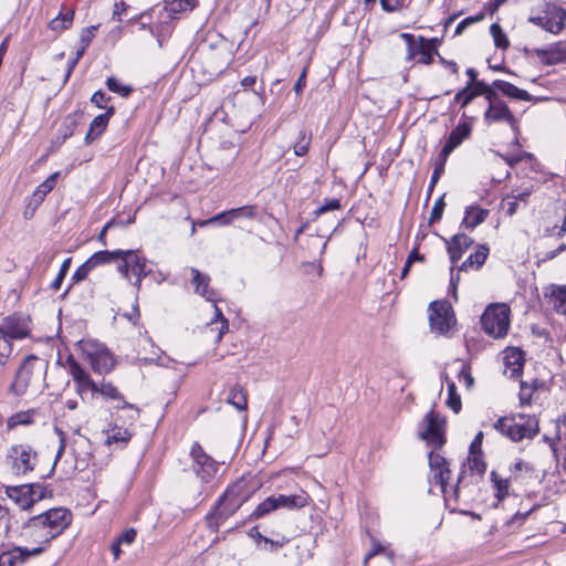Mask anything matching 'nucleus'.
Returning a JSON list of instances; mask_svg holds the SVG:
<instances>
[{
	"mask_svg": "<svg viewBox=\"0 0 566 566\" xmlns=\"http://www.w3.org/2000/svg\"><path fill=\"white\" fill-rule=\"evenodd\" d=\"M245 485L247 482L243 478L230 485L206 515L207 525L212 531H218L220 524L248 501V492L244 490Z\"/></svg>",
	"mask_w": 566,
	"mask_h": 566,
	"instance_id": "nucleus-1",
	"label": "nucleus"
},
{
	"mask_svg": "<svg viewBox=\"0 0 566 566\" xmlns=\"http://www.w3.org/2000/svg\"><path fill=\"white\" fill-rule=\"evenodd\" d=\"M72 523V513L65 507H54L44 513L30 517L22 526L23 530L48 528L43 543L49 544L63 533Z\"/></svg>",
	"mask_w": 566,
	"mask_h": 566,
	"instance_id": "nucleus-2",
	"label": "nucleus"
},
{
	"mask_svg": "<svg viewBox=\"0 0 566 566\" xmlns=\"http://www.w3.org/2000/svg\"><path fill=\"white\" fill-rule=\"evenodd\" d=\"M493 427L515 442L523 439H533L539 431V422L536 416L525 413L502 417Z\"/></svg>",
	"mask_w": 566,
	"mask_h": 566,
	"instance_id": "nucleus-3",
	"label": "nucleus"
},
{
	"mask_svg": "<svg viewBox=\"0 0 566 566\" xmlns=\"http://www.w3.org/2000/svg\"><path fill=\"white\" fill-rule=\"evenodd\" d=\"M511 310L506 304L489 305L481 317L483 331L493 338H501L507 334L510 327Z\"/></svg>",
	"mask_w": 566,
	"mask_h": 566,
	"instance_id": "nucleus-4",
	"label": "nucleus"
},
{
	"mask_svg": "<svg viewBox=\"0 0 566 566\" xmlns=\"http://www.w3.org/2000/svg\"><path fill=\"white\" fill-rule=\"evenodd\" d=\"M31 317L15 312L3 317L0 322V336L13 345V340H20L31 335Z\"/></svg>",
	"mask_w": 566,
	"mask_h": 566,
	"instance_id": "nucleus-5",
	"label": "nucleus"
},
{
	"mask_svg": "<svg viewBox=\"0 0 566 566\" xmlns=\"http://www.w3.org/2000/svg\"><path fill=\"white\" fill-rule=\"evenodd\" d=\"M430 327L434 333L446 335L455 324L452 306L447 301H436L429 306Z\"/></svg>",
	"mask_w": 566,
	"mask_h": 566,
	"instance_id": "nucleus-6",
	"label": "nucleus"
},
{
	"mask_svg": "<svg viewBox=\"0 0 566 566\" xmlns=\"http://www.w3.org/2000/svg\"><path fill=\"white\" fill-rule=\"evenodd\" d=\"M8 458L12 459L14 474H28L35 469L38 452L30 444H14L8 451Z\"/></svg>",
	"mask_w": 566,
	"mask_h": 566,
	"instance_id": "nucleus-7",
	"label": "nucleus"
},
{
	"mask_svg": "<svg viewBox=\"0 0 566 566\" xmlns=\"http://www.w3.org/2000/svg\"><path fill=\"white\" fill-rule=\"evenodd\" d=\"M444 424V419L430 410L423 418V429L419 431V437L428 444L441 448L446 442Z\"/></svg>",
	"mask_w": 566,
	"mask_h": 566,
	"instance_id": "nucleus-8",
	"label": "nucleus"
},
{
	"mask_svg": "<svg viewBox=\"0 0 566 566\" xmlns=\"http://www.w3.org/2000/svg\"><path fill=\"white\" fill-rule=\"evenodd\" d=\"M191 469L203 482H209L218 470V462L205 452L199 442H193L190 449Z\"/></svg>",
	"mask_w": 566,
	"mask_h": 566,
	"instance_id": "nucleus-9",
	"label": "nucleus"
},
{
	"mask_svg": "<svg viewBox=\"0 0 566 566\" xmlns=\"http://www.w3.org/2000/svg\"><path fill=\"white\" fill-rule=\"evenodd\" d=\"M84 352L90 358L92 369L99 374H108L115 366V359L113 354L101 344H86Z\"/></svg>",
	"mask_w": 566,
	"mask_h": 566,
	"instance_id": "nucleus-10",
	"label": "nucleus"
},
{
	"mask_svg": "<svg viewBox=\"0 0 566 566\" xmlns=\"http://www.w3.org/2000/svg\"><path fill=\"white\" fill-rule=\"evenodd\" d=\"M473 244V239L464 233H458L451 238L450 241H447V249L450 256V261L452 266L462 258L463 253L471 248ZM459 282V275L454 276L453 268H451V286L455 290L457 284Z\"/></svg>",
	"mask_w": 566,
	"mask_h": 566,
	"instance_id": "nucleus-11",
	"label": "nucleus"
},
{
	"mask_svg": "<svg viewBox=\"0 0 566 566\" xmlns=\"http://www.w3.org/2000/svg\"><path fill=\"white\" fill-rule=\"evenodd\" d=\"M528 53L544 65L566 63V42L559 41L543 49L535 48Z\"/></svg>",
	"mask_w": 566,
	"mask_h": 566,
	"instance_id": "nucleus-12",
	"label": "nucleus"
},
{
	"mask_svg": "<svg viewBox=\"0 0 566 566\" xmlns=\"http://www.w3.org/2000/svg\"><path fill=\"white\" fill-rule=\"evenodd\" d=\"M45 546L28 548L23 546H13L11 549L0 554V566H17L24 564L30 557L41 555Z\"/></svg>",
	"mask_w": 566,
	"mask_h": 566,
	"instance_id": "nucleus-13",
	"label": "nucleus"
},
{
	"mask_svg": "<svg viewBox=\"0 0 566 566\" xmlns=\"http://www.w3.org/2000/svg\"><path fill=\"white\" fill-rule=\"evenodd\" d=\"M36 360L38 357L35 355H28L17 370L14 379L10 386L11 390L17 396H22L27 392L33 374V364Z\"/></svg>",
	"mask_w": 566,
	"mask_h": 566,
	"instance_id": "nucleus-14",
	"label": "nucleus"
},
{
	"mask_svg": "<svg viewBox=\"0 0 566 566\" xmlns=\"http://www.w3.org/2000/svg\"><path fill=\"white\" fill-rule=\"evenodd\" d=\"M198 6V0H165L164 7L157 8V15L160 23H168L169 20L178 19L185 11H191Z\"/></svg>",
	"mask_w": 566,
	"mask_h": 566,
	"instance_id": "nucleus-15",
	"label": "nucleus"
},
{
	"mask_svg": "<svg viewBox=\"0 0 566 566\" xmlns=\"http://www.w3.org/2000/svg\"><path fill=\"white\" fill-rule=\"evenodd\" d=\"M59 175V172L50 175L42 184H40L36 187L23 212V217L25 219H30L33 217L35 210L43 202L45 196L54 189V187L56 186Z\"/></svg>",
	"mask_w": 566,
	"mask_h": 566,
	"instance_id": "nucleus-16",
	"label": "nucleus"
},
{
	"mask_svg": "<svg viewBox=\"0 0 566 566\" xmlns=\"http://www.w3.org/2000/svg\"><path fill=\"white\" fill-rule=\"evenodd\" d=\"M484 122L486 124L506 122L515 133L518 132L517 120L503 101L493 102L492 105L488 106L484 113Z\"/></svg>",
	"mask_w": 566,
	"mask_h": 566,
	"instance_id": "nucleus-17",
	"label": "nucleus"
},
{
	"mask_svg": "<svg viewBox=\"0 0 566 566\" xmlns=\"http://www.w3.org/2000/svg\"><path fill=\"white\" fill-rule=\"evenodd\" d=\"M429 465L432 479L441 486L442 492H446L447 484L451 478L449 463L442 455L431 451L429 453Z\"/></svg>",
	"mask_w": 566,
	"mask_h": 566,
	"instance_id": "nucleus-18",
	"label": "nucleus"
},
{
	"mask_svg": "<svg viewBox=\"0 0 566 566\" xmlns=\"http://www.w3.org/2000/svg\"><path fill=\"white\" fill-rule=\"evenodd\" d=\"M35 488H39V483L7 486L6 494L8 497L14 501L22 510H29L34 505L33 490Z\"/></svg>",
	"mask_w": 566,
	"mask_h": 566,
	"instance_id": "nucleus-19",
	"label": "nucleus"
},
{
	"mask_svg": "<svg viewBox=\"0 0 566 566\" xmlns=\"http://www.w3.org/2000/svg\"><path fill=\"white\" fill-rule=\"evenodd\" d=\"M115 114V107L108 106L104 114H99L90 124V128L85 135V145H91L97 139L106 129L111 117Z\"/></svg>",
	"mask_w": 566,
	"mask_h": 566,
	"instance_id": "nucleus-20",
	"label": "nucleus"
},
{
	"mask_svg": "<svg viewBox=\"0 0 566 566\" xmlns=\"http://www.w3.org/2000/svg\"><path fill=\"white\" fill-rule=\"evenodd\" d=\"M471 126L467 123L459 124L449 135L444 144L440 157L447 160L448 156L470 136Z\"/></svg>",
	"mask_w": 566,
	"mask_h": 566,
	"instance_id": "nucleus-21",
	"label": "nucleus"
},
{
	"mask_svg": "<svg viewBox=\"0 0 566 566\" xmlns=\"http://www.w3.org/2000/svg\"><path fill=\"white\" fill-rule=\"evenodd\" d=\"M96 392L101 394L106 399L120 401L122 406H116V409H133L135 413L130 416L132 420H136L138 418L139 409L136 406L125 401L124 396L112 382L103 381L101 385H97Z\"/></svg>",
	"mask_w": 566,
	"mask_h": 566,
	"instance_id": "nucleus-22",
	"label": "nucleus"
},
{
	"mask_svg": "<svg viewBox=\"0 0 566 566\" xmlns=\"http://www.w3.org/2000/svg\"><path fill=\"white\" fill-rule=\"evenodd\" d=\"M566 12L563 8L554 7L549 13L545 17H541L537 20L539 21L543 29L546 31L557 34L565 27Z\"/></svg>",
	"mask_w": 566,
	"mask_h": 566,
	"instance_id": "nucleus-23",
	"label": "nucleus"
},
{
	"mask_svg": "<svg viewBox=\"0 0 566 566\" xmlns=\"http://www.w3.org/2000/svg\"><path fill=\"white\" fill-rule=\"evenodd\" d=\"M83 118L84 113L82 111H75L71 114H67L57 130L56 143L61 145L66 139L72 137L76 127L83 122Z\"/></svg>",
	"mask_w": 566,
	"mask_h": 566,
	"instance_id": "nucleus-24",
	"label": "nucleus"
},
{
	"mask_svg": "<svg viewBox=\"0 0 566 566\" xmlns=\"http://www.w3.org/2000/svg\"><path fill=\"white\" fill-rule=\"evenodd\" d=\"M248 219V206L233 208L223 212H220L209 219L210 223H219L222 226L235 224Z\"/></svg>",
	"mask_w": 566,
	"mask_h": 566,
	"instance_id": "nucleus-25",
	"label": "nucleus"
},
{
	"mask_svg": "<svg viewBox=\"0 0 566 566\" xmlns=\"http://www.w3.org/2000/svg\"><path fill=\"white\" fill-rule=\"evenodd\" d=\"M74 15L75 11L73 8H65V6L62 4L59 14L48 23V28L56 33L69 30L73 24Z\"/></svg>",
	"mask_w": 566,
	"mask_h": 566,
	"instance_id": "nucleus-26",
	"label": "nucleus"
},
{
	"mask_svg": "<svg viewBox=\"0 0 566 566\" xmlns=\"http://www.w3.org/2000/svg\"><path fill=\"white\" fill-rule=\"evenodd\" d=\"M490 211L478 206H470L465 208L464 218L461 226L465 229L473 230L479 224L485 221Z\"/></svg>",
	"mask_w": 566,
	"mask_h": 566,
	"instance_id": "nucleus-27",
	"label": "nucleus"
},
{
	"mask_svg": "<svg viewBox=\"0 0 566 566\" xmlns=\"http://www.w3.org/2000/svg\"><path fill=\"white\" fill-rule=\"evenodd\" d=\"M190 271L192 274V284L195 285L196 293L200 294L208 301H213L216 293L209 289V275L201 273L196 268H191Z\"/></svg>",
	"mask_w": 566,
	"mask_h": 566,
	"instance_id": "nucleus-28",
	"label": "nucleus"
},
{
	"mask_svg": "<svg viewBox=\"0 0 566 566\" xmlns=\"http://www.w3.org/2000/svg\"><path fill=\"white\" fill-rule=\"evenodd\" d=\"M400 36L405 40L408 49V55L407 59L411 60L413 59L416 54V50L418 51L420 59L419 62L423 64H430L432 62V53L429 49L424 48L423 45H420L416 48L415 43V36L410 33H401Z\"/></svg>",
	"mask_w": 566,
	"mask_h": 566,
	"instance_id": "nucleus-29",
	"label": "nucleus"
},
{
	"mask_svg": "<svg viewBox=\"0 0 566 566\" xmlns=\"http://www.w3.org/2000/svg\"><path fill=\"white\" fill-rule=\"evenodd\" d=\"M250 537L255 538L256 545L261 549L270 551V552H277L280 548H282L289 539L284 536H281L277 539H271L265 536H263L259 531L258 527H253L250 530Z\"/></svg>",
	"mask_w": 566,
	"mask_h": 566,
	"instance_id": "nucleus-30",
	"label": "nucleus"
},
{
	"mask_svg": "<svg viewBox=\"0 0 566 566\" xmlns=\"http://www.w3.org/2000/svg\"><path fill=\"white\" fill-rule=\"evenodd\" d=\"M226 401L239 411L248 409V392L241 385H234L229 389Z\"/></svg>",
	"mask_w": 566,
	"mask_h": 566,
	"instance_id": "nucleus-31",
	"label": "nucleus"
},
{
	"mask_svg": "<svg viewBox=\"0 0 566 566\" xmlns=\"http://www.w3.org/2000/svg\"><path fill=\"white\" fill-rule=\"evenodd\" d=\"M493 86L504 95L520 101H531L532 96L526 91L502 80H495Z\"/></svg>",
	"mask_w": 566,
	"mask_h": 566,
	"instance_id": "nucleus-32",
	"label": "nucleus"
},
{
	"mask_svg": "<svg viewBox=\"0 0 566 566\" xmlns=\"http://www.w3.org/2000/svg\"><path fill=\"white\" fill-rule=\"evenodd\" d=\"M489 248L480 245L460 266L459 271H468L469 269H480L486 261Z\"/></svg>",
	"mask_w": 566,
	"mask_h": 566,
	"instance_id": "nucleus-33",
	"label": "nucleus"
},
{
	"mask_svg": "<svg viewBox=\"0 0 566 566\" xmlns=\"http://www.w3.org/2000/svg\"><path fill=\"white\" fill-rule=\"evenodd\" d=\"M275 504L276 509H301L307 504V496L305 494L279 495L275 497Z\"/></svg>",
	"mask_w": 566,
	"mask_h": 566,
	"instance_id": "nucleus-34",
	"label": "nucleus"
},
{
	"mask_svg": "<svg viewBox=\"0 0 566 566\" xmlns=\"http://www.w3.org/2000/svg\"><path fill=\"white\" fill-rule=\"evenodd\" d=\"M489 87L483 81H475L472 88H462L460 90L455 96V101H460L461 96H464V102L462 103V107L467 106L475 96L483 95V91Z\"/></svg>",
	"mask_w": 566,
	"mask_h": 566,
	"instance_id": "nucleus-35",
	"label": "nucleus"
},
{
	"mask_svg": "<svg viewBox=\"0 0 566 566\" xmlns=\"http://www.w3.org/2000/svg\"><path fill=\"white\" fill-rule=\"evenodd\" d=\"M120 254H123V253L119 252V250H114V251L102 250V251H97L94 254H92L88 258V260L91 261V263L93 264V266L95 269L99 265L109 264L114 261H117L118 256Z\"/></svg>",
	"mask_w": 566,
	"mask_h": 566,
	"instance_id": "nucleus-36",
	"label": "nucleus"
},
{
	"mask_svg": "<svg viewBox=\"0 0 566 566\" xmlns=\"http://www.w3.org/2000/svg\"><path fill=\"white\" fill-rule=\"evenodd\" d=\"M444 381L448 387V399L446 405L453 410L455 413L460 412L462 402L459 394L457 392V386L453 380H451L447 375L443 376Z\"/></svg>",
	"mask_w": 566,
	"mask_h": 566,
	"instance_id": "nucleus-37",
	"label": "nucleus"
},
{
	"mask_svg": "<svg viewBox=\"0 0 566 566\" xmlns=\"http://www.w3.org/2000/svg\"><path fill=\"white\" fill-rule=\"evenodd\" d=\"M539 385H541V381L537 379L533 380L531 384H528L526 381H521L518 399H520V405L522 407L531 405L533 395Z\"/></svg>",
	"mask_w": 566,
	"mask_h": 566,
	"instance_id": "nucleus-38",
	"label": "nucleus"
},
{
	"mask_svg": "<svg viewBox=\"0 0 566 566\" xmlns=\"http://www.w3.org/2000/svg\"><path fill=\"white\" fill-rule=\"evenodd\" d=\"M553 308L560 313L566 314V286L554 287L549 295Z\"/></svg>",
	"mask_w": 566,
	"mask_h": 566,
	"instance_id": "nucleus-39",
	"label": "nucleus"
},
{
	"mask_svg": "<svg viewBox=\"0 0 566 566\" xmlns=\"http://www.w3.org/2000/svg\"><path fill=\"white\" fill-rule=\"evenodd\" d=\"M66 364L69 366V371L75 384L83 382V380L87 382V378L90 377L88 373L72 355L67 356Z\"/></svg>",
	"mask_w": 566,
	"mask_h": 566,
	"instance_id": "nucleus-40",
	"label": "nucleus"
},
{
	"mask_svg": "<svg viewBox=\"0 0 566 566\" xmlns=\"http://www.w3.org/2000/svg\"><path fill=\"white\" fill-rule=\"evenodd\" d=\"M119 252L124 253L118 256L120 263L117 265L118 272L123 277L130 281L129 271H132L135 250H119Z\"/></svg>",
	"mask_w": 566,
	"mask_h": 566,
	"instance_id": "nucleus-41",
	"label": "nucleus"
},
{
	"mask_svg": "<svg viewBox=\"0 0 566 566\" xmlns=\"http://www.w3.org/2000/svg\"><path fill=\"white\" fill-rule=\"evenodd\" d=\"M132 436V432L127 428H122L118 427L117 424H114L107 433L106 443H127L130 440Z\"/></svg>",
	"mask_w": 566,
	"mask_h": 566,
	"instance_id": "nucleus-42",
	"label": "nucleus"
},
{
	"mask_svg": "<svg viewBox=\"0 0 566 566\" xmlns=\"http://www.w3.org/2000/svg\"><path fill=\"white\" fill-rule=\"evenodd\" d=\"M35 413L36 411L34 409L14 413L8 419V428L12 429L17 426H27L33 423Z\"/></svg>",
	"mask_w": 566,
	"mask_h": 566,
	"instance_id": "nucleus-43",
	"label": "nucleus"
},
{
	"mask_svg": "<svg viewBox=\"0 0 566 566\" xmlns=\"http://www.w3.org/2000/svg\"><path fill=\"white\" fill-rule=\"evenodd\" d=\"M132 272L138 279L147 277L151 273V269L147 266L146 258L140 255L138 250H135Z\"/></svg>",
	"mask_w": 566,
	"mask_h": 566,
	"instance_id": "nucleus-44",
	"label": "nucleus"
},
{
	"mask_svg": "<svg viewBox=\"0 0 566 566\" xmlns=\"http://www.w3.org/2000/svg\"><path fill=\"white\" fill-rule=\"evenodd\" d=\"M566 422V416L558 417L556 420H554V429L555 434L554 437L544 436V440L549 444L551 450L553 451L554 455H557V441L560 440V426L565 424Z\"/></svg>",
	"mask_w": 566,
	"mask_h": 566,
	"instance_id": "nucleus-45",
	"label": "nucleus"
},
{
	"mask_svg": "<svg viewBox=\"0 0 566 566\" xmlns=\"http://www.w3.org/2000/svg\"><path fill=\"white\" fill-rule=\"evenodd\" d=\"M468 469L478 475H481L485 471V463L481 459V453L473 452L468 457Z\"/></svg>",
	"mask_w": 566,
	"mask_h": 566,
	"instance_id": "nucleus-46",
	"label": "nucleus"
},
{
	"mask_svg": "<svg viewBox=\"0 0 566 566\" xmlns=\"http://www.w3.org/2000/svg\"><path fill=\"white\" fill-rule=\"evenodd\" d=\"M106 86L111 92L117 93L123 97L128 96L133 92V88L129 85L122 84L113 76L106 80Z\"/></svg>",
	"mask_w": 566,
	"mask_h": 566,
	"instance_id": "nucleus-47",
	"label": "nucleus"
},
{
	"mask_svg": "<svg viewBox=\"0 0 566 566\" xmlns=\"http://www.w3.org/2000/svg\"><path fill=\"white\" fill-rule=\"evenodd\" d=\"M276 509L275 497L270 496L265 499L262 503H260L256 509L253 511L252 516L255 518L262 517L265 514L274 511Z\"/></svg>",
	"mask_w": 566,
	"mask_h": 566,
	"instance_id": "nucleus-48",
	"label": "nucleus"
},
{
	"mask_svg": "<svg viewBox=\"0 0 566 566\" xmlns=\"http://www.w3.org/2000/svg\"><path fill=\"white\" fill-rule=\"evenodd\" d=\"M71 263H72V258H66L62 264H61V268H60V271L56 275V277L53 280V282L51 283L50 287L53 290V291H59L69 270H70V266H71Z\"/></svg>",
	"mask_w": 566,
	"mask_h": 566,
	"instance_id": "nucleus-49",
	"label": "nucleus"
},
{
	"mask_svg": "<svg viewBox=\"0 0 566 566\" xmlns=\"http://www.w3.org/2000/svg\"><path fill=\"white\" fill-rule=\"evenodd\" d=\"M93 270H94V266L91 263V261L87 259L73 273V275L71 277L72 283L74 284V283H78L81 281H84Z\"/></svg>",
	"mask_w": 566,
	"mask_h": 566,
	"instance_id": "nucleus-50",
	"label": "nucleus"
},
{
	"mask_svg": "<svg viewBox=\"0 0 566 566\" xmlns=\"http://www.w3.org/2000/svg\"><path fill=\"white\" fill-rule=\"evenodd\" d=\"M490 32H491V34L494 39V43L497 48L506 49L509 46V40L499 24L493 23L490 28Z\"/></svg>",
	"mask_w": 566,
	"mask_h": 566,
	"instance_id": "nucleus-51",
	"label": "nucleus"
},
{
	"mask_svg": "<svg viewBox=\"0 0 566 566\" xmlns=\"http://www.w3.org/2000/svg\"><path fill=\"white\" fill-rule=\"evenodd\" d=\"M134 221H135L134 217L129 218L126 222H124L123 220L112 219L102 228V230L97 237L98 241H101L104 245H106L105 238H106V232L108 231V229H111L115 226L126 227L127 224L133 223Z\"/></svg>",
	"mask_w": 566,
	"mask_h": 566,
	"instance_id": "nucleus-52",
	"label": "nucleus"
},
{
	"mask_svg": "<svg viewBox=\"0 0 566 566\" xmlns=\"http://www.w3.org/2000/svg\"><path fill=\"white\" fill-rule=\"evenodd\" d=\"M99 24L91 25L82 29L80 33V44H83L84 48H88L93 39L95 38V32L98 30Z\"/></svg>",
	"mask_w": 566,
	"mask_h": 566,
	"instance_id": "nucleus-53",
	"label": "nucleus"
},
{
	"mask_svg": "<svg viewBox=\"0 0 566 566\" xmlns=\"http://www.w3.org/2000/svg\"><path fill=\"white\" fill-rule=\"evenodd\" d=\"M340 207H342V205H340L339 199H337V198L328 199V200H326V202L324 205H322L314 211V216L319 217L326 212H329L333 210H338V209H340Z\"/></svg>",
	"mask_w": 566,
	"mask_h": 566,
	"instance_id": "nucleus-54",
	"label": "nucleus"
},
{
	"mask_svg": "<svg viewBox=\"0 0 566 566\" xmlns=\"http://www.w3.org/2000/svg\"><path fill=\"white\" fill-rule=\"evenodd\" d=\"M458 380L463 382L467 389H471L474 386V378L468 365L462 364V367L458 374Z\"/></svg>",
	"mask_w": 566,
	"mask_h": 566,
	"instance_id": "nucleus-55",
	"label": "nucleus"
},
{
	"mask_svg": "<svg viewBox=\"0 0 566 566\" xmlns=\"http://www.w3.org/2000/svg\"><path fill=\"white\" fill-rule=\"evenodd\" d=\"M59 433L61 436V441H60V447L57 449V452L55 454L54 462L52 464V468H51L50 472L48 474L43 475L42 479H49V478H51L54 474L56 464H57V462L60 461V459L62 458V455L64 453V450H65L64 432L62 430H59Z\"/></svg>",
	"mask_w": 566,
	"mask_h": 566,
	"instance_id": "nucleus-56",
	"label": "nucleus"
},
{
	"mask_svg": "<svg viewBox=\"0 0 566 566\" xmlns=\"http://www.w3.org/2000/svg\"><path fill=\"white\" fill-rule=\"evenodd\" d=\"M13 345L0 336V365L4 366L12 354Z\"/></svg>",
	"mask_w": 566,
	"mask_h": 566,
	"instance_id": "nucleus-57",
	"label": "nucleus"
},
{
	"mask_svg": "<svg viewBox=\"0 0 566 566\" xmlns=\"http://www.w3.org/2000/svg\"><path fill=\"white\" fill-rule=\"evenodd\" d=\"M137 535V531L134 527L124 530L115 539L122 545H130L134 543Z\"/></svg>",
	"mask_w": 566,
	"mask_h": 566,
	"instance_id": "nucleus-58",
	"label": "nucleus"
},
{
	"mask_svg": "<svg viewBox=\"0 0 566 566\" xmlns=\"http://www.w3.org/2000/svg\"><path fill=\"white\" fill-rule=\"evenodd\" d=\"M444 206H446V203L443 201V197L436 200V202L431 209V213H430V218H429L430 222H437L441 219L443 210H444Z\"/></svg>",
	"mask_w": 566,
	"mask_h": 566,
	"instance_id": "nucleus-59",
	"label": "nucleus"
},
{
	"mask_svg": "<svg viewBox=\"0 0 566 566\" xmlns=\"http://www.w3.org/2000/svg\"><path fill=\"white\" fill-rule=\"evenodd\" d=\"M483 19H484L483 13L463 19L455 28V32H454L455 35H460L469 25L476 23Z\"/></svg>",
	"mask_w": 566,
	"mask_h": 566,
	"instance_id": "nucleus-60",
	"label": "nucleus"
},
{
	"mask_svg": "<svg viewBox=\"0 0 566 566\" xmlns=\"http://www.w3.org/2000/svg\"><path fill=\"white\" fill-rule=\"evenodd\" d=\"M76 392L83 397V395L87 391V390H91L93 394H96V390H97V384L91 378V376L87 378V382L85 380H83V382H77L76 384V388H75Z\"/></svg>",
	"mask_w": 566,
	"mask_h": 566,
	"instance_id": "nucleus-61",
	"label": "nucleus"
},
{
	"mask_svg": "<svg viewBox=\"0 0 566 566\" xmlns=\"http://www.w3.org/2000/svg\"><path fill=\"white\" fill-rule=\"evenodd\" d=\"M310 143V137L301 136L300 140L294 145V154L296 156H304L308 151Z\"/></svg>",
	"mask_w": 566,
	"mask_h": 566,
	"instance_id": "nucleus-62",
	"label": "nucleus"
},
{
	"mask_svg": "<svg viewBox=\"0 0 566 566\" xmlns=\"http://www.w3.org/2000/svg\"><path fill=\"white\" fill-rule=\"evenodd\" d=\"M109 99H111V96L106 95V93H105V92H103V91H101V90H99V91H96V92L92 95V97H91V102H92L93 104H95V105H96V107H98V108H105V109L107 108V107L105 106V103H107Z\"/></svg>",
	"mask_w": 566,
	"mask_h": 566,
	"instance_id": "nucleus-63",
	"label": "nucleus"
},
{
	"mask_svg": "<svg viewBox=\"0 0 566 566\" xmlns=\"http://www.w3.org/2000/svg\"><path fill=\"white\" fill-rule=\"evenodd\" d=\"M52 496H53L52 490L48 489V486H44L40 483H39V488H35L33 490L34 504L43 499L52 497Z\"/></svg>",
	"mask_w": 566,
	"mask_h": 566,
	"instance_id": "nucleus-64",
	"label": "nucleus"
}]
</instances>
